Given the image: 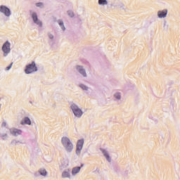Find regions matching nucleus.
<instances>
[{"label": "nucleus", "instance_id": "1", "mask_svg": "<svg viewBox=\"0 0 180 180\" xmlns=\"http://www.w3.org/2000/svg\"><path fill=\"white\" fill-rule=\"evenodd\" d=\"M61 143L64 148L68 151V153H71L74 150V145L71 140L69 139L67 136H63L61 139Z\"/></svg>", "mask_w": 180, "mask_h": 180}, {"label": "nucleus", "instance_id": "2", "mask_svg": "<svg viewBox=\"0 0 180 180\" xmlns=\"http://www.w3.org/2000/svg\"><path fill=\"white\" fill-rule=\"evenodd\" d=\"M37 71V67L36 63L32 62L31 64L27 65L25 69V74H32V72H36Z\"/></svg>", "mask_w": 180, "mask_h": 180}, {"label": "nucleus", "instance_id": "3", "mask_svg": "<svg viewBox=\"0 0 180 180\" xmlns=\"http://www.w3.org/2000/svg\"><path fill=\"white\" fill-rule=\"evenodd\" d=\"M71 109L73 111V113L75 116H76V117H81V116H82V110H81V109H79V108H78L77 105L72 104L71 105Z\"/></svg>", "mask_w": 180, "mask_h": 180}, {"label": "nucleus", "instance_id": "4", "mask_svg": "<svg viewBox=\"0 0 180 180\" xmlns=\"http://www.w3.org/2000/svg\"><path fill=\"white\" fill-rule=\"evenodd\" d=\"M2 51L4 52V57H6L9 53H11V43L6 41L2 46Z\"/></svg>", "mask_w": 180, "mask_h": 180}, {"label": "nucleus", "instance_id": "5", "mask_svg": "<svg viewBox=\"0 0 180 180\" xmlns=\"http://www.w3.org/2000/svg\"><path fill=\"white\" fill-rule=\"evenodd\" d=\"M84 147V139H80L77 141L76 154H81L82 148Z\"/></svg>", "mask_w": 180, "mask_h": 180}, {"label": "nucleus", "instance_id": "6", "mask_svg": "<svg viewBox=\"0 0 180 180\" xmlns=\"http://www.w3.org/2000/svg\"><path fill=\"white\" fill-rule=\"evenodd\" d=\"M0 11L1 13H4L6 16H11V10L5 6H1Z\"/></svg>", "mask_w": 180, "mask_h": 180}, {"label": "nucleus", "instance_id": "7", "mask_svg": "<svg viewBox=\"0 0 180 180\" xmlns=\"http://www.w3.org/2000/svg\"><path fill=\"white\" fill-rule=\"evenodd\" d=\"M167 13H168V10L160 11L158 12V18H167Z\"/></svg>", "mask_w": 180, "mask_h": 180}, {"label": "nucleus", "instance_id": "8", "mask_svg": "<svg viewBox=\"0 0 180 180\" xmlns=\"http://www.w3.org/2000/svg\"><path fill=\"white\" fill-rule=\"evenodd\" d=\"M11 133L13 134V136H20V134H22V130L18 129H11Z\"/></svg>", "mask_w": 180, "mask_h": 180}, {"label": "nucleus", "instance_id": "9", "mask_svg": "<svg viewBox=\"0 0 180 180\" xmlns=\"http://www.w3.org/2000/svg\"><path fill=\"white\" fill-rule=\"evenodd\" d=\"M32 19H33V21L34 22V23H37V25H39V26H41V22H40L39 20V19L37 18V14L33 13L32 14Z\"/></svg>", "mask_w": 180, "mask_h": 180}, {"label": "nucleus", "instance_id": "10", "mask_svg": "<svg viewBox=\"0 0 180 180\" xmlns=\"http://www.w3.org/2000/svg\"><path fill=\"white\" fill-rule=\"evenodd\" d=\"M77 70L83 77H86V72H85V70L82 66H77Z\"/></svg>", "mask_w": 180, "mask_h": 180}, {"label": "nucleus", "instance_id": "11", "mask_svg": "<svg viewBox=\"0 0 180 180\" xmlns=\"http://www.w3.org/2000/svg\"><path fill=\"white\" fill-rule=\"evenodd\" d=\"M21 124H32V121H30V119L29 117H25L23 121L21 122Z\"/></svg>", "mask_w": 180, "mask_h": 180}, {"label": "nucleus", "instance_id": "12", "mask_svg": "<svg viewBox=\"0 0 180 180\" xmlns=\"http://www.w3.org/2000/svg\"><path fill=\"white\" fill-rule=\"evenodd\" d=\"M101 151L103 155L105 157L106 160H108L109 162H110V157L109 156V154L108 153V152L104 149H101Z\"/></svg>", "mask_w": 180, "mask_h": 180}, {"label": "nucleus", "instance_id": "13", "mask_svg": "<svg viewBox=\"0 0 180 180\" xmlns=\"http://www.w3.org/2000/svg\"><path fill=\"white\" fill-rule=\"evenodd\" d=\"M79 171H81V167H75L72 169V175H77Z\"/></svg>", "mask_w": 180, "mask_h": 180}, {"label": "nucleus", "instance_id": "14", "mask_svg": "<svg viewBox=\"0 0 180 180\" xmlns=\"http://www.w3.org/2000/svg\"><path fill=\"white\" fill-rule=\"evenodd\" d=\"M63 178H70V171L63 172L62 174Z\"/></svg>", "mask_w": 180, "mask_h": 180}, {"label": "nucleus", "instance_id": "15", "mask_svg": "<svg viewBox=\"0 0 180 180\" xmlns=\"http://www.w3.org/2000/svg\"><path fill=\"white\" fill-rule=\"evenodd\" d=\"M99 5H108V1L106 0H98Z\"/></svg>", "mask_w": 180, "mask_h": 180}, {"label": "nucleus", "instance_id": "16", "mask_svg": "<svg viewBox=\"0 0 180 180\" xmlns=\"http://www.w3.org/2000/svg\"><path fill=\"white\" fill-rule=\"evenodd\" d=\"M39 172L41 175H43L44 176H46V175H47V172L46 171V169H41Z\"/></svg>", "mask_w": 180, "mask_h": 180}, {"label": "nucleus", "instance_id": "17", "mask_svg": "<svg viewBox=\"0 0 180 180\" xmlns=\"http://www.w3.org/2000/svg\"><path fill=\"white\" fill-rule=\"evenodd\" d=\"M59 25L60 26H61L63 30H65V27H64V22H63V21H60Z\"/></svg>", "mask_w": 180, "mask_h": 180}, {"label": "nucleus", "instance_id": "18", "mask_svg": "<svg viewBox=\"0 0 180 180\" xmlns=\"http://www.w3.org/2000/svg\"><path fill=\"white\" fill-rule=\"evenodd\" d=\"M80 88H82V89H83L84 91H86V89H88V87H86V86L84 84L80 85Z\"/></svg>", "mask_w": 180, "mask_h": 180}, {"label": "nucleus", "instance_id": "19", "mask_svg": "<svg viewBox=\"0 0 180 180\" xmlns=\"http://www.w3.org/2000/svg\"><path fill=\"white\" fill-rule=\"evenodd\" d=\"M68 13L70 16V18H73L74 13L72 11H68Z\"/></svg>", "mask_w": 180, "mask_h": 180}, {"label": "nucleus", "instance_id": "20", "mask_svg": "<svg viewBox=\"0 0 180 180\" xmlns=\"http://www.w3.org/2000/svg\"><path fill=\"white\" fill-rule=\"evenodd\" d=\"M115 97L116 99H120V94L119 93H117L115 94Z\"/></svg>", "mask_w": 180, "mask_h": 180}, {"label": "nucleus", "instance_id": "21", "mask_svg": "<svg viewBox=\"0 0 180 180\" xmlns=\"http://www.w3.org/2000/svg\"><path fill=\"white\" fill-rule=\"evenodd\" d=\"M13 64V63H11V64L6 68V71H9V69L12 68Z\"/></svg>", "mask_w": 180, "mask_h": 180}, {"label": "nucleus", "instance_id": "22", "mask_svg": "<svg viewBox=\"0 0 180 180\" xmlns=\"http://www.w3.org/2000/svg\"><path fill=\"white\" fill-rule=\"evenodd\" d=\"M43 5V4L42 3H37V6H41Z\"/></svg>", "mask_w": 180, "mask_h": 180}, {"label": "nucleus", "instance_id": "23", "mask_svg": "<svg viewBox=\"0 0 180 180\" xmlns=\"http://www.w3.org/2000/svg\"><path fill=\"white\" fill-rule=\"evenodd\" d=\"M49 38L54 39V37L53 36V34H49Z\"/></svg>", "mask_w": 180, "mask_h": 180}, {"label": "nucleus", "instance_id": "24", "mask_svg": "<svg viewBox=\"0 0 180 180\" xmlns=\"http://www.w3.org/2000/svg\"><path fill=\"white\" fill-rule=\"evenodd\" d=\"M5 126H6V122H3L2 127H5Z\"/></svg>", "mask_w": 180, "mask_h": 180}, {"label": "nucleus", "instance_id": "25", "mask_svg": "<svg viewBox=\"0 0 180 180\" xmlns=\"http://www.w3.org/2000/svg\"><path fill=\"white\" fill-rule=\"evenodd\" d=\"M16 143H18V142H16V141H12V144H16Z\"/></svg>", "mask_w": 180, "mask_h": 180}, {"label": "nucleus", "instance_id": "26", "mask_svg": "<svg viewBox=\"0 0 180 180\" xmlns=\"http://www.w3.org/2000/svg\"><path fill=\"white\" fill-rule=\"evenodd\" d=\"M3 140H5V139L6 138V136H3Z\"/></svg>", "mask_w": 180, "mask_h": 180}]
</instances>
